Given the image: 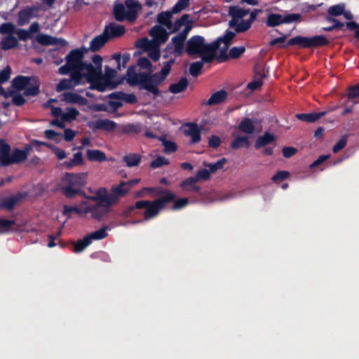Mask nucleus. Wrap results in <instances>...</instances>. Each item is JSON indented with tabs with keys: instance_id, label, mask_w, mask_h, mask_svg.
I'll return each instance as SVG.
<instances>
[{
	"instance_id": "nucleus-1",
	"label": "nucleus",
	"mask_w": 359,
	"mask_h": 359,
	"mask_svg": "<svg viewBox=\"0 0 359 359\" xmlns=\"http://www.w3.org/2000/svg\"><path fill=\"white\" fill-rule=\"evenodd\" d=\"M175 62V58H170L163 63L160 72L154 73V67L150 60L146 57H140L137 60L138 66L147 72H136V66H130L126 72L127 83L131 86H137L140 90H146L154 98L161 96L158 86L170 74L171 67Z\"/></svg>"
},
{
	"instance_id": "nucleus-2",
	"label": "nucleus",
	"mask_w": 359,
	"mask_h": 359,
	"mask_svg": "<svg viewBox=\"0 0 359 359\" xmlns=\"http://www.w3.org/2000/svg\"><path fill=\"white\" fill-rule=\"evenodd\" d=\"M86 51L81 49H74L68 53L69 65L76 67L83 73L87 83L90 84V89L97 90L99 92L104 91V85L97 83L96 81L102 76V57L99 55H95L92 57V63H88L83 61L84 53Z\"/></svg>"
},
{
	"instance_id": "nucleus-3",
	"label": "nucleus",
	"mask_w": 359,
	"mask_h": 359,
	"mask_svg": "<svg viewBox=\"0 0 359 359\" xmlns=\"http://www.w3.org/2000/svg\"><path fill=\"white\" fill-rule=\"evenodd\" d=\"M281 34V36L271 39V46H278L285 48L289 46H298L302 48H319L329 45V40L323 35H315L311 37L296 36L287 41V38L290 35V32L287 34Z\"/></svg>"
},
{
	"instance_id": "nucleus-4",
	"label": "nucleus",
	"mask_w": 359,
	"mask_h": 359,
	"mask_svg": "<svg viewBox=\"0 0 359 359\" xmlns=\"http://www.w3.org/2000/svg\"><path fill=\"white\" fill-rule=\"evenodd\" d=\"M219 49V41L206 43L203 36H192L187 41L185 50L188 55H198L205 63H211L216 58V53Z\"/></svg>"
},
{
	"instance_id": "nucleus-5",
	"label": "nucleus",
	"mask_w": 359,
	"mask_h": 359,
	"mask_svg": "<svg viewBox=\"0 0 359 359\" xmlns=\"http://www.w3.org/2000/svg\"><path fill=\"white\" fill-rule=\"evenodd\" d=\"M87 184V173L66 172L60 180V190L67 198H74L76 196L86 197L83 188Z\"/></svg>"
},
{
	"instance_id": "nucleus-6",
	"label": "nucleus",
	"mask_w": 359,
	"mask_h": 359,
	"mask_svg": "<svg viewBox=\"0 0 359 359\" xmlns=\"http://www.w3.org/2000/svg\"><path fill=\"white\" fill-rule=\"evenodd\" d=\"M158 194L163 196L153 201L146 200L135 202V208H137V210L145 209L144 212L145 220H149L156 217L159 212L165 208V205L173 202L176 197L175 194L170 191H163Z\"/></svg>"
},
{
	"instance_id": "nucleus-7",
	"label": "nucleus",
	"mask_w": 359,
	"mask_h": 359,
	"mask_svg": "<svg viewBox=\"0 0 359 359\" xmlns=\"http://www.w3.org/2000/svg\"><path fill=\"white\" fill-rule=\"evenodd\" d=\"M31 150V145H27L23 149L11 147L5 140L0 139V168L8 167L13 164H20L27 160Z\"/></svg>"
},
{
	"instance_id": "nucleus-8",
	"label": "nucleus",
	"mask_w": 359,
	"mask_h": 359,
	"mask_svg": "<svg viewBox=\"0 0 359 359\" xmlns=\"http://www.w3.org/2000/svg\"><path fill=\"white\" fill-rule=\"evenodd\" d=\"M66 63L58 69V73L61 75H67L69 74V79H62L56 86L57 92H62L65 90L73 89L74 87L86 83V80L84 77L83 72L79 70L78 68L68 65L69 58L68 54L65 57Z\"/></svg>"
},
{
	"instance_id": "nucleus-9",
	"label": "nucleus",
	"mask_w": 359,
	"mask_h": 359,
	"mask_svg": "<svg viewBox=\"0 0 359 359\" xmlns=\"http://www.w3.org/2000/svg\"><path fill=\"white\" fill-rule=\"evenodd\" d=\"M142 5L137 0H126L125 4L116 2L113 7V16L118 22H133L137 18V13Z\"/></svg>"
},
{
	"instance_id": "nucleus-10",
	"label": "nucleus",
	"mask_w": 359,
	"mask_h": 359,
	"mask_svg": "<svg viewBox=\"0 0 359 359\" xmlns=\"http://www.w3.org/2000/svg\"><path fill=\"white\" fill-rule=\"evenodd\" d=\"M107 236V226L102 227L97 231L88 233L83 238L74 243V252L76 253L81 252L86 247L91 244L93 240H102Z\"/></svg>"
},
{
	"instance_id": "nucleus-11",
	"label": "nucleus",
	"mask_w": 359,
	"mask_h": 359,
	"mask_svg": "<svg viewBox=\"0 0 359 359\" xmlns=\"http://www.w3.org/2000/svg\"><path fill=\"white\" fill-rule=\"evenodd\" d=\"M140 182V179L137 178L127 182L121 181L118 185L113 186L111 188L110 192L112 198H114V203H115L118 198L127 195L130 189Z\"/></svg>"
},
{
	"instance_id": "nucleus-12",
	"label": "nucleus",
	"mask_w": 359,
	"mask_h": 359,
	"mask_svg": "<svg viewBox=\"0 0 359 359\" xmlns=\"http://www.w3.org/2000/svg\"><path fill=\"white\" fill-rule=\"evenodd\" d=\"M86 126L93 132H95L98 130L111 132L116 129L117 124L114 121L104 118L88 121Z\"/></svg>"
},
{
	"instance_id": "nucleus-13",
	"label": "nucleus",
	"mask_w": 359,
	"mask_h": 359,
	"mask_svg": "<svg viewBox=\"0 0 359 359\" xmlns=\"http://www.w3.org/2000/svg\"><path fill=\"white\" fill-rule=\"evenodd\" d=\"M39 8L38 6H26L18 13V25L23 26L29 22L33 18L39 17Z\"/></svg>"
},
{
	"instance_id": "nucleus-14",
	"label": "nucleus",
	"mask_w": 359,
	"mask_h": 359,
	"mask_svg": "<svg viewBox=\"0 0 359 359\" xmlns=\"http://www.w3.org/2000/svg\"><path fill=\"white\" fill-rule=\"evenodd\" d=\"M116 75V71L114 69L110 68L109 66H105V74L103 77L102 75L97 80V83H101L102 85H104V90H106L107 86H110L111 89H114L116 88V86L121 84L124 78L120 79L119 81H111Z\"/></svg>"
},
{
	"instance_id": "nucleus-15",
	"label": "nucleus",
	"mask_w": 359,
	"mask_h": 359,
	"mask_svg": "<svg viewBox=\"0 0 359 359\" xmlns=\"http://www.w3.org/2000/svg\"><path fill=\"white\" fill-rule=\"evenodd\" d=\"M184 40L175 35L172 38L171 42L166 46L164 51H168L175 57H180L184 54Z\"/></svg>"
},
{
	"instance_id": "nucleus-16",
	"label": "nucleus",
	"mask_w": 359,
	"mask_h": 359,
	"mask_svg": "<svg viewBox=\"0 0 359 359\" xmlns=\"http://www.w3.org/2000/svg\"><path fill=\"white\" fill-rule=\"evenodd\" d=\"M265 77V74H262L258 72L257 67L256 66L255 68V75L253 76V80L248 83L246 88L244 90L245 95H249L254 91L260 89L263 84L262 79Z\"/></svg>"
},
{
	"instance_id": "nucleus-17",
	"label": "nucleus",
	"mask_w": 359,
	"mask_h": 359,
	"mask_svg": "<svg viewBox=\"0 0 359 359\" xmlns=\"http://www.w3.org/2000/svg\"><path fill=\"white\" fill-rule=\"evenodd\" d=\"M27 196V192H18L16 194L6 197L0 202V208L7 210H13L15 205Z\"/></svg>"
},
{
	"instance_id": "nucleus-18",
	"label": "nucleus",
	"mask_w": 359,
	"mask_h": 359,
	"mask_svg": "<svg viewBox=\"0 0 359 359\" xmlns=\"http://www.w3.org/2000/svg\"><path fill=\"white\" fill-rule=\"evenodd\" d=\"M187 126L184 130V135L191 137V144L198 143L201 140V128L196 123H187Z\"/></svg>"
},
{
	"instance_id": "nucleus-19",
	"label": "nucleus",
	"mask_w": 359,
	"mask_h": 359,
	"mask_svg": "<svg viewBox=\"0 0 359 359\" xmlns=\"http://www.w3.org/2000/svg\"><path fill=\"white\" fill-rule=\"evenodd\" d=\"M104 34L109 37V40L111 38L120 37L124 34L126 28L123 25L111 22L108 25H106L103 31Z\"/></svg>"
},
{
	"instance_id": "nucleus-20",
	"label": "nucleus",
	"mask_w": 359,
	"mask_h": 359,
	"mask_svg": "<svg viewBox=\"0 0 359 359\" xmlns=\"http://www.w3.org/2000/svg\"><path fill=\"white\" fill-rule=\"evenodd\" d=\"M149 35L160 43H165L168 39V33L161 25L154 26L149 31Z\"/></svg>"
},
{
	"instance_id": "nucleus-21",
	"label": "nucleus",
	"mask_w": 359,
	"mask_h": 359,
	"mask_svg": "<svg viewBox=\"0 0 359 359\" xmlns=\"http://www.w3.org/2000/svg\"><path fill=\"white\" fill-rule=\"evenodd\" d=\"M31 144L32 146H34L36 147H39L42 145H44L46 147L52 150L53 153L57 156L58 160H62V159L65 158L67 156V154H66V152L65 150H63V149H60V147H57L52 144L40 142L36 140H34Z\"/></svg>"
},
{
	"instance_id": "nucleus-22",
	"label": "nucleus",
	"mask_w": 359,
	"mask_h": 359,
	"mask_svg": "<svg viewBox=\"0 0 359 359\" xmlns=\"http://www.w3.org/2000/svg\"><path fill=\"white\" fill-rule=\"evenodd\" d=\"M32 76L18 75L11 81L12 87L17 91L24 90L32 81Z\"/></svg>"
},
{
	"instance_id": "nucleus-23",
	"label": "nucleus",
	"mask_w": 359,
	"mask_h": 359,
	"mask_svg": "<svg viewBox=\"0 0 359 359\" xmlns=\"http://www.w3.org/2000/svg\"><path fill=\"white\" fill-rule=\"evenodd\" d=\"M109 41V37L103 32L101 34L94 37L90 43V50L92 52L100 50Z\"/></svg>"
},
{
	"instance_id": "nucleus-24",
	"label": "nucleus",
	"mask_w": 359,
	"mask_h": 359,
	"mask_svg": "<svg viewBox=\"0 0 359 359\" xmlns=\"http://www.w3.org/2000/svg\"><path fill=\"white\" fill-rule=\"evenodd\" d=\"M63 100L67 103L79 104L80 105L86 104L88 100L84 97L72 92L65 93L63 94Z\"/></svg>"
},
{
	"instance_id": "nucleus-25",
	"label": "nucleus",
	"mask_w": 359,
	"mask_h": 359,
	"mask_svg": "<svg viewBox=\"0 0 359 359\" xmlns=\"http://www.w3.org/2000/svg\"><path fill=\"white\" fill-rule=\"evenodd\" d=\"M227 93L224 90H220L214 93L205 104L208 106H213L219 104L226 100L227 98Z\"/></svg>"
},
{
	"instance_id": "nucleus-26",
	"label": "nucleus",
	"mask_w": 359,
	"mask_h": 359,
	"mask_svg": "<svg viewBox=\"0 0 359 359\" xmlns=\"http://www.w3.org/2000/svg\"><path fill=\"white\" fill-rule=\"evenodd\" d=\"M40 93V82L38 79L32 76V81L29 86L25 87L23 95L28 96H36Z\"/></svg>"
},
{
	"instance_id": "nucleus-27",
	"label": "nucleus",
	"mask_w": 359,
	"mask_h": 359,
	"mask_svg": "<svg viewBox=\"0 0 359 359\" xmlns=\"http://www.w3.org/2000/svg\"><path fill=\"white\" fill-rule=\"evenodd\" d=\"M326 114L325 111H320V112H313V113H309V114H296V118L302 121L306 122V123H313L325 116Z\"/></svg>"
},
{
	"instance_id": "nucleus-28",
	"label": "nucleus",
	"mask_w": 359,
	"mask_h": 359,
	"mask_svg": "<svg viewBox=\"0 0 359 359\" xmlns=\"http://www.w3.org/2000/svg\"><path fill=\"white\" fill-rule=\"evenodd\" d=\"M142 159V156L137 153H130L123 157V162L129 168L137 166Z\"/></svg>"
},
{
	"instance_id": "nucleus-29",
	"label": "nucleus",
	"mask_w": 359,
	"mask_h": 359,
	"mask_svg": "<svg viewBox=\"0 0 359 359\" xmlns=\"http://www.w3.org/2000/svg\"><path fill=\"white\" fill-rule=\"evenodd\" d=\"M83 163V158L81 152L79 151L74 154V156L69 161H65L62 165L66 169H72L75 166L81 165Z\"/></svg>"
},
{
	"instance_id": "nucleus-30",
	"label": "nucleus",
	"mask_w": 359,
	"mask_h": 359,
	"mask_svg": "<svg viewBox=\"0 0 359 359\" xmlns=\"http://www.w3.org/2000/svg\"><path fill=\"white\" fill-rule=\"evenodd\" d=\"M86 156L90 161L103 162L107 160V156L104 152L97 149H88L86 151Z\"/></svg>"
},
{
	"instance_id": "nucleus-31",
	"label": "nucleus",
	"mask_w": 359,
	"mask_h": 359,
	"mask_svg": "<svg viewBox=\"0 0 359 359\" xmlns=\"http://www.w3.org/2000/svg\"><path fill=\"white\" fill-rule=\"evenodd\" d=\"M90 198H91L93 201H100L99 203L103 204V205H104V207L106 208L109 207L113 203H114L113 201L114 198H112L111 195H107V191L105 189H104V194H100V192H97L96 196H91L90 197Z\"/></svg>"
},
{
	"instance_id": "nucleus-32",
	"label": "nucleus",
	"mask_w": 359,
	"mask_h": 359,
	"mask_svg": "<svg viewBox=\"0 0 359 359\" xmlns=\"http://www.w3.org/2000/svg\"><path fill=\"white\" fill-rule=\"evenodd\" d=\"M188 86V80L186 77H182L177 83H172L169 86V91L173 94L182 93Z\"/></svg>"
},
{
	"instance_id": "nucleus-33",
	"label": "nucleus",
	"mask_w": 359,
	"mask_h": 359,
	"mask_svg": "<svg viewBox=\"0 0 359 359\" xmlns=\"http://www.w3.org/2000/svg\"><path fill=\"white\" fill-rule=\"evenodd\" d=\"M18 44V39L13 35H8L3 38L0 42V46L4 50H11L16 47Z\"/></svg>"
},
{
	"instance_id": "nucleus-34",
	"label": "nucleus",
	"mask_w": 359,
	"mask_h": 359,
	"mask_svg": "<svg viewBox=\"0 0 359 359\" xmlns=\"http://www.w3.org/2000/svg\"><path fill=\"white\" fill-rule=\"evenodd\" d=\"M250 145L248 137L246 136H238L231 143V147L233 149L240 148H248Z\"/></svg>"
},
{
	"instance_id": "nucleus-35",
	"label": "nucleus",
	"mask_w": 359,
	"mask_h": 359,
	"mask_svg": "<svg viewBox=\"0 0 359 359\" xmlns=\"http://www.w3.org/2000/svg\"><path fill=\"white\" fill-rule=\"evenodd\" d=\"M249 13V9H243L236 6H231L229 8V15L233 18V20L243 18Z\"/></svg>"
},
{
	"instance_id": "nucleus-36",
	"label": "nucleus",
	"mask_w": 359,
	"mask_h": 359,
	"mask_svg": "<svg viewBox=\"0 0 359 359\" xmlns=\"http://www.w3.org/2000/svg\"><path fill=\"white\" fill-rule=\"evenodd\" d=\"M238 129L241 132L251 134L255 130V126L251 119H250L249 118H245L239 123Z\"/></svg>"
},
{
	"instance_id": "nucleus-37",
	"label": "nucleus",
	"mask_w": 359,
	"mask_h": 359,
	"mask_svg": "<svg viewBox=\"0 0 359 359\" xmlns=\"http://www.w3.org/2000/svg\"><path fill=\"white\" fill-rule=\"evenodd\" d=\"M171 15L172 14L170 12L163 11L158 15L157 22L161 25H164L168 28H170L172 26V22L170 20Z\"/></svg>"
},
{
	"instance_id": "nucleus-38",
	"label": "nucleus",
	"mask_w": 359,
	"mask_h": 359,
	"mask_svg": "<svg viewBox=\"0 0 359 359\" xmlns=\"http://www.w3.org/2000/svg\"><path fill=\"white\" fill-rule=\"evenodd\" d=\"M36 41L43 46L53 45L56 40L55 37L45 34H39L36 36Z\"/></svg>"
},
{
	"instance_id": "nucleus-39",
	"label": "nucleus",
	"mask_w": 359,
	"mask_h": 359,
	"mask_svg": "<svg viewBox=\"0 0 359 359\" xmlns=\"http://www.w3.org/2000/svg\"><path fill=\"white\" fill-rule=\"evenodd\" d=\"M79 111L74 107H67V111L62 114V121L70 122L76 118Z\"/></svg>"
},
{
	"instance_id": "nucleus-40",
	"label": "nucleus",
	"mask_w": 359,
	"mask_h": 359,
	"mask_svg": "<svg viewBox=\"0 0 359 359\" xmlns=\"http://www.w3.org/2000/svg\"><path fill=\"white\" fill-rule=\"evenodd\" d=\"M226 158L223 157L219 159L216 163H204V165L208 168L211 172L214 173L218 170L223 169L224 165L226 163Z\"/></svg>"
},
{
	"instance_id": "nucleus-41",
	"label": "nucleus",
	"mask_w": 359,
	"mask_h": 359,
	"mask_svg": "<svg viewBox=\"0 0 359 359\" xmlns=\"http://www.w3.org/2000/svg\"><path fill=\"white\" fill-rule=\"evenodd\" d=\"M113 58L116 60L117 63V69L118 70L121 69V64L122 62L123 67L125 68L126 64L129 62L130 59V55L129 53H125L121 57V55L120 53L114 54L113 55Z\"/></svg>"
},
{
	"instance_id": "nucleus-42",
	"label": "nucleus",
	"mask_w": 359,
	"mask_h": 359,
	"mask_svg": "<svg viewBox=\"0 0 359 359\" xmlns=\"http://www.w3.org/2000/svg\"><path fill=\"white\" fill-rule=\"evenodd\" d=\"M204 63L205 62L202 60L192 62L189 67V74L194 77H197L201 74Z\"/></svg>"
},
{
	"instance_id": "nucleus-43",
	"label": "nucleus",
	"mask_w": 359,
	"mask_h": 359,
	"mask_svg": "<svg viewBox=\"0 0 359 359\" xmlns=\"http://www.w3.org/2000/svg\"><path fill=\"white\" fill-rule=\"evenodd\" d=\"M344 11L345 5L344 4L333 5L327 9L328 15L333 17L339 16L344 14Z\"/></svg>"
},
{
	"instance_id": "nucleus-44",
	"label": "nucleus",
	"mask_w": 359,
	"mask_h": 359,
	"mask_svg": "<svg viewBox=\"0 0 359 359\" xmlns=\"http://www.w3.org/2000/svg\"><path fill=\"white\" fill-rule=\"evenodd\" d=\"M269 144V130H266L263 135L259 136L256 140L255 147L256 149H260L262 147Z\"/></svg>"
},
{
	"instance_id": "nucleus-45",
	"label": "nucleus",
	"mask_w": 359,
	"mask_h": 359,
	"mask_svg": "<svg viewBox=\"0 0 359 359\" xmlns=\"http://www.w3.org/2000/svg\"><path fill=\"white\" fill-rule=\"evenodd\" d=\"M16 32V27L12 22H4L0 25V34L12 35Z\"/></svg>"
},
{
	"instance_id": "nucleus-46",
	"label": "nucleus",
	"mask_w": 359,
	"mask_h": 359,
	"mask_svg": "<svg viewBox=\"0 0 359 359\" xmlns=\"http://www.w3.org/2000/svg\"><path fill=\"white\" fill-rule=\"evenodd\" d=\"M347 97L349 100H353L359 97V83L355 86H352L348 88L347 93ZM354 104L357 103V101H353Z\"/></svg>"
},
{
	"instance_id": "nucleus-47",
	"label": "nucleus",
	"mask_w": 359,
	"mask_h": 359,
	"mask_svg": "<svg viewBox=\"0 0 359 359\" xmlns=\"http://www.w3.org/2000/svg\"><path fill=\"white\" fill-rule=\"evenodd\" d=\"M235 36L236 34L233 32L227 30L222 37H219L215 41H219V47L222 42H223L224 45L229 46L231 41L235 37Z\"/></svg>"
},
{
	"instance_id": "nucleus-48",
	"label": "nucleus",
	"mask_w": 359,
	"mask_h": 359,
	"mask_svg": "<svg viewBox=\"0 0 359 359\" xmlns=\"http://www.w3.org/2000/svg\"><path fill=\"white\" fill-rule=\"evenodd\" d=\"M102 207H104L103 204L97 203L89 207V210L95 218L100 219L103 216Z\"/></svg>"
},
{
	"instance_id": "nucleus-49",
	"label": "nucleus",
	"mask_w": 359,
	"mask_h": 359,
	"mask_svg": "<svg viewBox=\"0 0 359 359\" xmlns=\"http://www.w3.org/2000/svg\"><path fill=\"white\" fill-rule=\"evenodd\" d=\"M169 164V161L164 156H158L155 160L152 161L150 163V167L153 169L161 168L163 165Z\"/></svg>"
},
{
	"instance_id": "nucleus-50",
	"label": "nucleus",
	"mask_w": 359,
	"mask_h": 359,
	"mask_svg": "<svg viewBox=\"0 0 359 359\" xmlns=\"http://www.w3.org/2000/svg\"><path fill=\"white\" fill-rule=\"evenodd\" d=\"M189 1L190 0H178L172 8V13H178L184 10L189 6Z\"/></svg>"
},
{
	"instance_id": "nucleus-51",
	"label": "nucleus",
	"mask_w": 359,
	"mask_h": 359,
	"mask_svg": "<svg viewBox=\"0 0 359 359\" xmlns=\"http://www.w3.org/2000/svg\"><path fill=\"white\" fill-rule=\"evenodd\" d=\"M290 177V172L285 170L278 171L276 175H274L271 180H273L275 183H280L284 181L285 179Z\"/></svg>"
},
{
	"instance_id": "nucleus-52",
	"label": "nucleus",
	"mask_w": 359,
	"mask_h": 359,
	"mask_svg": "<svg viewBox=\"0 0 359 359\" xmlns=\"http://www.w3.org/2000/svg\"><path fill=\"white\" fill-rule=\"evenodd\" d=\"M15 224V220L0 219V233L8 231L10 228Z\"/></svg>"
},
{
	"instance_id": "nucleus-53",
	"label": "nucleus",
	"mask_w": 359,
	"mask_h": 359,
	"mask_svg": "<svg viewBox=\"0 0 359 359\" xmlns=\"http://www.w3.org/2000/svg\"><path fill=\"white\" fill-rule=\"evenodd\" d=\"M245 50L244 46H234L229 50V57L233 59L239 57Z\"/></svg>"
},
{
	"instance_id": "nucleus-54",
	"label": "nucleus",
	"mask_w": 359,
	"mask_h": 359,
	"mask_svg": "<svg viewBox=\"0 0 359 359\" xmlns=\"http://www.w3.org/2000/svg\"><path fill=\"white\" fill-rule=\"evenodd\" d=\"M284 15L271 13V27H276L284 23Z\"/></svg>"
},
{
	"instance_id": "nucleus-55",
	"label": "nucleus",
	"mask_w": 359,
	"mask_h": 359,
	"mask_svg": "<svg viewBox=\"0 0 359 359\" xmlns=\"http://www.w3.org/2000/svg\"><path fill=\"white\" fill-rule=\"evenodd\" d=\"M251 25L252 23L248 20H242L239 24L236 25V32L237 33L244 32L250 28Z\"/></svg>"
},
{
	"instance_id": "nucleus-56",
	"label": "nucleus",
	"mask_w": 359,
	"mask_h": 359,
	"mask_svg": "<svg viewBox=\"0 0 359 359\" xmlns=\"http://www.w3.org/2000/svg\"><path fill=\"white\" fill-rule=\"evenodd\" d=\"M174 204L172 207V210H177L184 208L188 203L189 201L187 198H181L176 201H173Z\"/></svg>"
},
{
	"instance_id": "nucleus-57",
	"label": "nucleus",
	"mask_w": 359,
	"mask_h": 359,
	"mask_svg": "<svg viewBox=\"0 0 359 359\" xmlns=\"http://www.w3.org/2000/svg\"><path fill=\"white\" fill-rule=\"evenodd\" d=\"M302 15L299 13H289L284 15V23L289 24L300 20Z\"/></svg>"
},
{
	"instance_id": "nucleus-58",
	"label": "nucleus",
	"mask_w": 359,
	"mask_h": 359,
	"mask_svg": "<svg viewBox=\"0 0 359 359\" xmlns=\"http://www.w3.org/2000/svg\"><path fill=\"white\" fill-rule=\"evenodd\" d=\"M15 34H17L18 39L23 41H26L32 37L30 32L24 29H16Z\"/></svg>"
},
{
	"instance_id": "nucleus-59",
	"label": "nucleus",
	"mask_w": 359,
	"mask_h": 359,
	"mask_svg": "<svg viewBox=\"0 0 359 359\" xmlns=\"http://www.w3.org/2000/svg\"><path fill=\"white\" fill-rule=\"evenodd\" d=\"M210 170L207 169H201L198 171L196 175V177L199 180H208L210 178Z\"/></svg>"
},
{
	"instance_id": "nucleus-60",
	"label": "nucleus",
	"mask_w": 359,
	"mask_h": 359,
	"mask_svg": "<svg viewBox=\"0 0 359 359\" xmlns=\"http://www.w3.org/2000/svg\"><path fill=\"white\" fill-rule=\"evenodd\" d=\"M11 73V69L9 66H7L0 72V84L5 83L9 79Z\"/></svg>"
},
{
	"instance_id": "nucleus-61",
	"label": "nucleus",
	"mask_w": 359,
	"mask_h": 359,
	"mask_svg": "<svg viewBox=\"0 0 359 359\" xmlns=\"http://www.w3.org/2000/svg\"><path fill=\"white\" fill-rule=\"evenodd\" d=\"M346 137H342L333 147L332 151L334 153H338L342 149H344L346 145Z\"/></svg>"
},
{
	"instance_id": "nucleus-62",
	"label": "nucleus",
	"mask_w": 359,
	"mask_h": 359,
	"mask_svg": "<svg viewBox=\"0 0 359 359\" xmlns=\"http://www.w3.org/2000/svg\"><path fill=\"white\" fill-rule=\"evenodd\" d=\"M24 96L25 95L15 93L12 99L13 104L18 107L22 106L26 102Z\"/></svg>"
},
{
	"instance_id": "nucleus-63",
	"label": "nucleus",
	"mask_w": 359,
	"mask_h": 359,
	"mask_svg": "<svg viewBox=\"0 0 359 359\" xmlns=\"http://www.w3.org/2000/svg\"><path fill=\"white\" fill-rule=\"evenodd\" d=\"M221 139L219 136L212 135L208 141L209 146L212 149H217L221 144Z\"/></svg>"
},
{
	"instance_id": "nucleus-64",
	"label": "nucleus",
	"mask_w": 359,
	"mask_h": 359,
	"mask_svg": "<svg viewBox=\"0 0 359 359\" xmlns=\"http://www.w3.org/2000/svg\"><path fill=\"white\" fill-rule=\"evenodd\" d=\"M163 145L165 153H172L177 149L176 144L171 141H165Z\"/></svg>"
}]
</instances>
